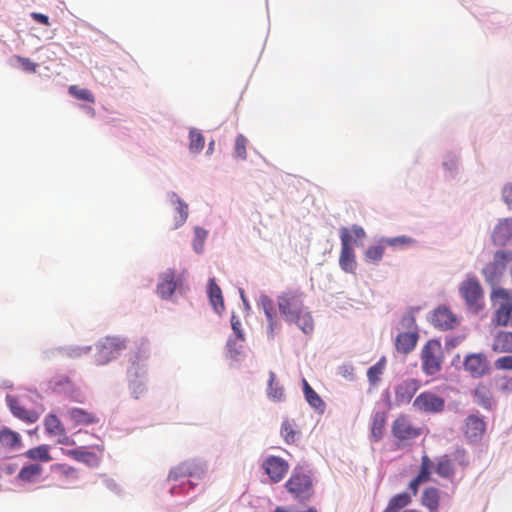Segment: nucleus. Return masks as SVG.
I'll return each instance as SVG.
<instances>
[{
    "label": "nucleus",
    "instance_id": "nucleus-14",
    "mask_svg": "<svg viewBox=\"0 0 512 512\" xmlns=\"http://www.w3.org/2000/svg\"><path fill=\"white\" fill-rule=\"evenodd\" d=\"M434 327L440 330H451L458 325V319L447 306H439L431 316Z\"/></svg>",
    "mask_w": 512,
    "mask_h": 512
},
{
    "label": "nucleus",
    "instance_id": "nucleus-36",
    "mask_svg": "<svg viewBox=\"0 0 512 512\" xmlns=\"http://www.w3.org/2000/svg\"><path fill=\"white\" fill-rule=\"evenodd\" d=\"M386 359L382 357L376 364L371 366L367 371V378L372 386H376L385 370Z\"/></svg>",
    "mask_w": 512,
    "mask_h": 512
},
{
    "label": "nucleus",
    "instance_id": "nucleus-53",
    "mask_svg": "<svg viewBox=\"0 0 512 512\" xmlns=\"http://www.w3.org/2000/svg\"><path fill=\"white\" fill-rule=\"evenodd\" d=\"M146 391L145 385L141 381H134L131 385V393L135 399H139Z\"/></svg>",
    "mask_w": 512,
    "mask_h": 512
},
{
    "label": "nucleus",
    "instance_id": "nucleus-2",
    "mask_svg": "<svg viewBox=\"0 0 512 512\" xmlns=\"http://www.w3.org/2000/svg\"><path fill=\"white\" fill-rule=\"evenodd\" d=\"M391 433L397 448L410 446L422 433V427L416 425L410 416L399 414L391 425Z\"/></svg>",
    "mask_w": 512,
    "mask_h": 512
},
{
    "label": "nucleus",
    "instance_id": "nucleus-38",
    "mask_svg": "<svg viewBox=\"0 0 512 512\" xmlns=\"http://www.w3.org/2000/svg\"><path fill=\"white\" fill-rule=\"evenodd\" d=\"M276 375L274 372H269V383L267 394L270 399L273 401H281L284 398V390L279 383L275 382Z\"/></svg>",
    "mask_w": 512,
    "mask_h": 512
},
{
    "label": "nucleus",
    "instance_id": "nucleus-61",
    "mask_svg": "<svg viewBox=\"0 0 512 512\" xmlns=\"http://www.w3.org/2000/svg\"><path fill=\"white\" fill-rule=\"evenodd\" d=\"M503 391H512V378H505L504 383L501 385Z\"/></svg>",
    "mask_w": 512,
    "mask_h": 512
},
{
    "label": "nucleus",
    "instance_id": "nucleus-62",
    "mask_svg": "<svg viewBox=\"0 0 512 512\" xmlns=\"http://www.w3.org/2000/svg\"><path fill=\"white\" fill-rule=\"evenodd\" d=\"M227 346H228L229 351H230L231 353H234V355H238V354H239V351L233 348V342H232L231 340H230V341H228Z\"/></svg>",
    "mask_w": 512,
    "mask_h": 512
},
{
    "label": "nucleus",
    "instance_id": "nucleus-15",
    "mask_svg": "<svg viewBox=\"0 0 512 512\" xmlns=\"http://www.w3.org/2000/svg\"><path fill=\"white\" fill-rule=\"evenodd\" d=\"M420 386V381L413 378L405 379L400 382L395 387L396 403L398 405L408 404L419 390Z\"/></svg>",
    "mask_w": 512,
    "mask_h": 512
},
{
    "label": "nucleus",
    "instance_id": "nucleus-25",
    "mask_svg": "<svg viewBox=\"0 0 512 512\" xmlns=\"http://www.w3.org/2000/svg\"><path fill=\"white\" fill-rule=\"evenodd\" d=\"M0 444L8 450H18L22 447V439L19 433L8 427H1Z\"/></svg>",
    "mask_w": 512,
    "mask_h": 512
},
{
    "label": "nucleus",
    "instance_id": "nucleus-52",
    "mask_svg": "<svg viewBox=\"0 0 512 512\" xmlns=\"http://www.w3.org/2000/svg\"><path fill=\"white\" fill-rule=\"evenodd\" d=\"M150 355V345L147 340H141V342L138 345L137 352H136V359L140 361L141 359L148 358Z\"/></svg>",
    "mask_w": 512,
    "mask_h": 512
},
{
    "label": "nucleus",
    "instance_id": "nucleus-56",
    "mask_svg": "<svg viewBox=\"0 0 512 512\" xmlns=\"http://www.w3.org/2000/svg\"><path fill=\"white\" fill-rule=\"evenodd\" d=\"M425 481L419 478L418 476H415L408 484L409 490L412 492L413 496H416L418 494L419 486L424 483Z\"/></svg>",
    "mask_w": 512,
    "mask_h": 512
},
{
    "label": "nucleus",
    "instance_id": "nucleus-5",
    "mask_svg": "<svg viewBox=\"0 0 512 512\" xmlns=\"http://www.w3.org/2000/svg\"><path fill=\"white\" fill-rule=\"evenodd\" d=\"M285 487L295 499L300 501L310 499L314 492L310 475L297 469H294Z\"/></svg>",
    "mask_w": 512,
    "mask_h": 512
},
{
    "label": "nucleus",
    "instance_id": "nucleus-48",
    "mask_svg": "<svg viewBox=\"0 0 512 512\" xmlns=\"http://www.w3.org/2000/svg\"><path fill=\"white\" fill-rule=\"evenodd\" d=\"M56 470L61 473L64 477L72 480H76L78 478V471L74 467L67 464H57Z\"/></svg>",
    "mask_w": 512,
    "mask_h": 512
},
{
    "label": "nucleus",
    "instance_id": "nucleus-60",
    "mask_svg": "<svg viewBox=\"0 0 512 512\" xmlns=\"http://www.w3.org/2000/svg\"><path fill=\"white\" fill-rule=\"evenodd\" d=\"M55 437H58L57 442L59 444H64V445L74 444V441H72L69 438V436H67L65 429L63 431H61L60 433H58Z\"/></svg>",
    "mask_w": 512,
    "mask_h": 512
},
{
    "label": "nucleus",
    "instance_id": "nucleus-12",
    "mask_svg": "<svg viewBox=\"0 0 512 512\" xmlns=\"http://www.w3.org/2000/svg\"><path fill=\"white\" fill-rule=\"evenodd\" d=\"M262 468L271 481L280 482L289 470V463L278 456H268L262 463Z\"/></svg>",
    "mask_w": 512,
    "mask_h": 512
},
{
    "label": "nucleus",
    "instance_id": "nucleus-54",
    "mask_svg": "<svg viewBox=\"0 0 512 512\" xmlns=\"http://www.w3.org/2000/svg\"><path fill=\"white\" fill-rule=\"evenodd\" d=\"M495 256L506 266L508 262L512 261V250L497 251Z\"/></svg>",
    "mask_w": 512,
    "mask_h": 512
},
{
    "label": "nucleus",
    "instance_id": "nucleus-33",
    "mask_svg": "<svg viewBox=\"0 0 512 512\" xmlns=\"http://www.w3.org/2000/svg\"><path fill=\"white\" fill-rule=\"evenodd\" d=\"M303 392L306 401L309 403L311 407L321 412L325 409V403L321 399V397L316 393V391L309 385L306 379H303Z\"/></svg>",
    "mask_w": 512,
    "mask_h": 512
},
{
    "label": "nucleus",
    "instance_id": "nucleus-51",
    "mask_svg": "<svg viewBox=\"0 0 512 512\" xmlns=\"http://www.w3.org/2000/svg\"><path fill=\"white\" fill-rule=\"evenodd\" d=\"M494 367L496 370H512V355L498 358L494 362Z\"/></svg>",
    "mask_w": 512,
    "mask_h": 512
},
{
    "label": "nucleus",
    "instance_id": "nucleus-13",
    "mask_svg": "<svg viewBox=\"0 0 512 512\" xmlns=\"http://www.w3.org/2000/svg\"><path fill=\"white\" fill-rule=\"evenodd\" d=\"M464 368L473 377L480 378L489 373V361L484 353L468 354L463 362Z\"/></svg>",
    "mask_w": 512,
    "mask_h": 512
},
{
    "label": "nucleus",
    "instance_id": "nucleus-30",
    "mask_svg": "<svg viewBox=\"0 0 512 512\" xmlns=\"http://www.w3.org/2000/svg\"><path fill=\"white\" fill-rule=\"evenodd\" d=\"M435 472L441 478L452 480L455 476V467L452 459L448 455L439 457L435 465Z\"/></svg>",
    "mask_w": 512,
    "mask_h": 512
},
{
    "label": "nucleus",
    "instance_id": "nucleus-45",
    "mask_svg": "<svg viewBox=\"0 0 512 512\" xmlns=\"http://www.w3.org/2000/svg\"><path fill=\"white\" fill-rule=\"evenodd\" d=\"M207 237V231L196 227L194 229V240H193V248L197 253H201L204 248V242Z\"/></svg>",
    "mask_w": 512,
    "mask_h": 512
},
{
    "label": "nucleus",
    "instance_id": "nucleus-18",
    "mask_svg": "<svg viewBox=\"0 0 512 512\" xmlns=\"http://www.w3.org/2000/svg\"><path fill=\"white\" fill-rule=\"evenodd\" d=\"M492 239L495 245L504 246L512 240V219H503L494 228Z\"/></svg>",
    "mask_w": 512,
    "mask_h": 512
},
{
    "label": "nucleus",
    "instance_id": "nucleus-23",
    "mask_svg": "<svg viewBox=\"0 0 512 512\" xmlns=\"http://www.w3.org/2000/svg\"><path fill=\"white\" fill-rule=\"evenodd\" d=\"M176 288L175 272L168 270L162 274L157 285V292L163 299H168L172 296Z\"/></svg>",
    "mask_w": 512,
    "mask_h": 512
},
{
    "label": "nucleus",
    "instance_id": "nucleus-20",
    "mask_svg": "<svg viewBox=\"0 0 512 512\" xmlns=\"http://www.w3.org/2000/svg\"><path fill=\"white\" fill-rule=\"evenodd\" d=\"M259 305L263 309L268 321V334L273 337L275 328L277 327L276 311L273 300L265 294L260 295Z\"/></svg>",
    "mask_w": 512,
    "mask_h": 512
},
{
    "label": "nucleus",
    "instance_id": "nucleus-16",
    "mask_svg": "<svg viewBox=\"0 0 512 512\" xmlns=\"http://www.w3.org/2000/svg\"><path fill=\"white\" fill-rule=\"evenodd\" d=\"M99 453H95L93 451H86L82 448L69 450L67 455L71 456L76 461L85 463L90 467H97L101 462V457L103 453V447L97 446Z\"/></svg>",
    "mask_w": 512,
    "mask_h": 512
},
{
    "label": "nucleus",
    "instance_id": "nucleus-31",
    "mask_svg": "<svg viewBox=\"0 0 512 512\" xmlns=\"http://www.w3.org/2000/svg\"><path fill=\"white\" fill-rule=\"evenodd\" d=\"M70 420L76 425H90L98 422L97 417L84 409L73 408L68 411Z\"/></svg>",
    "mask_w": 512,
    "mask_h": 512
},
{
    "label": "nucleus",
    "instance_id": "nucleus-3",
    "mask_svg": "<svg viewBox=\"0 0 512 512\" xmlns=\"http://www.w3.org/2000/svg\"><path fill=\"white\" fill-rule=\"evenodd\" d=\"M494 313L493 323L498 326H508L512 321V294L503 288H495L491 294Z\"/></svg>",
    "mask_w": 512,
    "mask_h": 512
},
{
    "label": "nucleus",
    "instance_id": "nucleus-27",
    "mask_svg": "<svg viewBox=\"0 0 512 512\" xmlns=\"http://www.w3.org/2000/svg\"><path fill=\"white\" fill-rule=\"evenodd\" d=\"M387 418L388 415L385 411H376L373 414L371 423V437L375 442H378L383 438Z\"/></svg>",
    "mask_w": 512,
    "mask_h": 512
},
{
    "label": "nucleus",
    "instance_id": "nucleus-59",
    "mask_svg": "<svg viewBox=\"0 0 512 512\" xmlns=\"http://www.w3.org/2000/svg\"><path fill=\"white\" fill-rule=\"evenodd\" d=\"M31 17L33 20H35L38 23H41L45 26H50L49 18L47 15H44L42 13L33 12L31 13Z\"/></svg>",
    "mask_w": 512,
    "mask_h": 512
},
{
    "label": "nucleus",
    "instance_id": "nucleus-9",
    "mask_svg": "<svg viewBox=\"0 0 512 512\" xmlns=\"http://www.w3.org/2000/svg\"><path fill=\"white\" fill-rule=\"evenodd\" d=\"M205 474L206 469L202 463L195 460H189L174 467L170 471L168 478L173 481H177L185 477L201 480L204 478Z\"/></svg>",
    "mask_w": 512,
    "mask_h": 512
},
{
    "label": "nucleus",
    "instance_id": "nucleus-29",
    "mask_svg": "<svg viewBox=\"0 0 512 512\" xmlns=\"http://www.w3.org/2000/svg\"><path fill=\"white\" fill-rule=\"evenodd\" d=\"M474 397L478 405L485 409H491L493 406V394L490 387L485 383H479L474 389Z\"/></svg>",
    "mask_w": 512,
    "mask_h": 512
},
{
    "label": "nucleus",
    "instance_id": "nucleus-39",
    "mask_svg": "<svg viewBox=\"0 0 512 512\" xmlns=\"http://www.w3.org/2000/svg\"><path fill=\"white\" fill-rule=\"evenodd\" d=\"M44 427L49 436H56L65 429L59 418L54 414H48L45 417Z\"/></svg>",
    "mask_w": 512,
    "mask_h": 512
},
{
    "label": "nucleus",
    "instance_id": "nucleus-49",
    "mask_svg": "<svg viewBox=\"0 0 512 512\" xmlns=\"http://www.w3.org/2000/svg\"><path fill=\"white\" fill-rule=\"evenodd\" d=\"M14 58L18 61L23 70L30 73L36 72L38 64L33 62L31 59L22 56H15Z\"/></svg>",
    "mask_w": 512,
    "mask_h": 512
},
{
    "label": "nucleus",
    "instance_id": "nucleus-24",
    "mask_svg": "<svg viewBox=\"0 0 512 512\" xmlns=\"http://www.w3.org/2000/svg\"><path fill=\"white\" fill-rule=\"evenodd\" d=\"M300 434V428L294 420L288 418L283 420L280 428V435L286 444H295L299 439Z\"/></svg>",
    "mask_w": 512,
    "mask_h": 512
},
{
    "label": "nucleus",
    "instance_id": "nucleus-44",
    "mask_svg": "<svg viewBox=\"0 0 512 512\" xmlns=\"http://www.w3.org/2000/svg\"><path fill=\"white\" fill-rule=\"evenodd\" d=\"M190 137V150L193 152H199L204 148L205 140L203 135L195 129H191L189 133Z\"/></svg>",
    "mask_w": 512,
    "mask_h": 512
},
{
    "label": "nucleus",
    "instance_id": "nucleus-17",
    "mask_svg": "<svg viewBox=\"0 0 512 512\" xmlns=\"http://www.w3.org/2000/svg\"><path fill=\"white\" fill-rule=\"evenodd\" d=\"M6 401L12 414L15 417L27 423H34L39 419L38 412L34 410H26L24 407L20 405L19 401L15 397L7 396Z\"/></svg>",
    "mask_w": 512,
    "mask_h": 512
},
{
    "label": "nucleus",
    "instance_id": "nucleus-26",
    "mask_svg": "<svg viewBox=\"0 0 512 512\" xmlns=\"http://www.w3.org/2000/svg\"><path fill=\"white\" fill-rule=\"evenodd\" d=\"M421 504L428 508L430 512H438L440 506V490L430 486L423 490Z\"/></svg>",
    "mask_w": 512,
    "mask_h": 512
},
{
    "label": "nucleus",
    "instance_id": "nucleus-34",
    "mask_svg": "<svg viewBox=\"0 0 512 512\" xmlns=\"http://www.w3.org/2000/svg\"><path fill=\"white\" fill-rule=\"evenodd\" d=\"M208 294L210 302L214 307V310L217 313H220L224 309V301L222 291L220 287L216 284L214 279L209 280Z\"/></svg>",
    "mask_w": 512,
    "mask_h": 512
},
{
    "label": "nucleus",
    "instance_id": "nucleus-37",
    "mask_svg": "<svg viewBox=\"0 0 512 512\" xmlns=\"http://www.w3.org/2000/svg\"><path fill=\"white\" fill-rule=\"evenodd\" d=\"M43 469L39 464H29L21 468L18 478L25 482H31L41 475Z\"/></svg>",
    "mask_w": 512,
    "mask_h": 512
},
{
    "label": "nucleus",
    "instance_id": "nucleus-28",
    "mask_svg": "<svg viewBox=\"0 0 512 512\" xmlns=\"http://www.w3.org/2000/svg\"><path fill=\"white\" fill-rule=\"evenodd\" d=\"M169 199L172 205L175 206L177 216H175L173 228L182 226L188 218V205L184 203L176 193H171Z\"/></svg>",
    "mask_w": 512,
    "mask_h": 512
},
{
    "label": "nucleus",
    "instance_id": "nucleus-8",
    "mask_svg": "<svg viewBox=\"0 0 512 512\" xmlns=\"http://www.w3.org/2000/svg\"><path fill=\"white\" fill-rule=\"evenodd\" d=\"M459 292L469 308L475 311L482 308L483 290L475 277L464 280L459 287Z\"/></svg>",
    "mask_w": 512,
    "mask_h": 512
},
{
    "label": "nucleus",
    "instance_id": "nucleus-21",
    "mask_svg": "<svg viewBox=\"0 0 512 512\" xmlns=\"http://www.w3.org/2000/svg\"><path fill=\"white\" fill-rule=\"evenodd\" d=\"M491 349L495 353L512 354V332L511 331H500L493 337Z\"/></svg>",
    "mask_w": 512,
    "mask_h": 512
},
{
    "label": "nucleus",
    "instance_id": "nucleus-63",
    "mask_svg": "<svg viewBox=\"0 0 512 512\" xmlns=\"http://www.w3.org/2000/svg\"><path fill=\"white\" fill-rule=\"evenodd\" d=\"M404 512H421V511L417 510V509H407Z\"/></svg>",
    "mask_w": 512,
    "mask_h": 512
},
{
    "label": "nucleus",
    "instance_id": "nucleus-40",
    "mask_svg": "<svg viewBox=\"0 0 512 512\" xmlns=\"http://www.w3.org/2000/svg\"><path fill=\"white\" fill-rule=\"evenodd\" d=\"M385 247L382 244L370 246L365 251L364 259L368 263L377 264L383 258Z\"/></svg>",
    "mask_w": 512,
    "mask_h": 512
},
{
    "label": "nucleus",
    "instance_id": "nucleus-11",
    "mask_svg": "<svg viewBox=\"0 0 512 512\" xmlns=\"http://www.w3.org/2000/svg\"><path fill=\"white\" fill-rule=\"evenodd\" d=\"M486 432V423L482 417L476 414H470L464 421L463 433L465 438L471 443L479 442Z\"/></svg>",
    "mask_w": 512,
    "mask_h": 512
},
{
    "label": "nucleus",
    "instance_id": "nucleus-58",
    "mask_svg": "<svg viewBox=\"0 0 512 512\" xmlns=\"http://www.w3.org/2000/svg\"><path fill=\"white\" fill-rule=\"evenodd\" d=\"M231 324H232V329H233L237 339L240 341H244V335L240 328L241 327L240 321L238 319H236L235 317H233Z\"/></svg>",
    "mask_w": 512,
    "mask_h": 512
},
{
    "label": "nucleus",
    "instance_id": "nucleus-4",
    "mask_svg": "<svg viewBox=\"0 0 512 512\" xmlns=\"http://www.w3.org/2000/svg\"><path fill=\"white\" fill-rule=\"evenodd\" d=\"M444 360L441 342L431 339L421 350V366L425 374L433 376L440 372Z\"/></svg>",
    "mask_w": 512,
    "mask_h": 512
},
{
    "label": "nucleus",
    "instance_id": "nucleus-41",
    "mask_svg": "<svg viewBox=\"0 0 512 512\" xmlns=\"http://www.w3.org/2000/svg\"><path fill=\"white\" fill-rule=\"evenodd\" d=\"M433 467H434V463L430 459V457L427 454L422 455L420 469L416 476H418L425 482L429 481L431 478Z\"/></svg>",
    "mask_w": 512,
    "mask_h": 512
},
{
    "label": "nucleus",
    "instance_id": "nucleus-46",
    "mask_svg": "<svg viewBox=\"0 0 512 512\" xmlns=\"http://www.w3.org/2000/svg\"><path fill=\"white\" fill-rule=\"evenodd\" d=\"M382 242H385L387 245L391 247H405L413 244L415 241L411 237L408 236H398L393 238L383 239Z\"/></svg>",
    "mask_w": 512,
    "mask_h": 512
},
{
    "label": "nucleus",
    "instance_id": "nucleus-10",
    "mask_svg": "<svg viewBox=\"0 0 512 512\" xmlns=\"http://www.w3.org/2000/svg\"><path fill=\"white\" fill-rule=\"evenodd\" d=\"M413 406L422 412L439 413L444 410L445 400L432 392L426 391L415 398Z\"/></svg>",
    "mask_w": 512,
    "mask_h": 512
},
{
    "label": "nucleus",
    "instance_id": "nucleus-1",
    "mask_svg": "<svg viewBox=\"0 0 512 512\" xmlns=\"http://www.w3.org/2000/svg\"><path fill=\"white\" fill-rule=\"evenodd\" d=\"M277 304L286 321L295 323L305 334L313 331V318L304 305V293L300 289L282 292L277 297Z\"/></svg>",
    "mask_w": 512,
    "mask_h": 512
},
{
    "label": "nucleus",
    "instance_id": "nucleus-64",
    "mask_svg": "<svg viewBox=\"0 0 512 512\" xmlns=\"http://www.w3.org/2000/svg\"><path fill=\"white\" fill-rule=\"evenodd\" d=\"M187 484L189 485V489H191L194 486V483L190 480L187 481Z\"/></svg>",
    "mask_w": 512,
    "mask_h": 512
},
{
    "label": "nucleus",
    "instance_id": "nucleus-43",
    "mask_svg": "<svg viewBox=\"0 0 512 512\" xmlns=\"http://www.w3.org/2000/svg\"><path fill=\"white\" fill-rule=\"evenodd\" d=\"M247 144L248 139L244 135L239 134L236 137L234 145V155L236 158L240 160H245L247 158Z\"/></svg>",
    "mask_w": 512,
    "mask_h": 512
},
{
    "label": "nucleus",
    "instance_id": "nucleus-22",
    "mask_svg": "<svg viewBox=\"0 0 512 512\" xmlns=\"http://www.w3.org/2000/svg\"><path fill=\"white\" fill-rule=\"evenodd\" d=\"M418 338L416 331L400 333L395 340L396 350L402 354L410 353L416 347Z\"/></svg>",
    "mask_w": 512,
    "mask_h": 512
},
{
    "label": "nucleus",
    "instance_id": "nucleus-55",
    "mask_svg": "<svg viewBox=\"0 0 512 512\" xmlns=\"http://www.w3.org/2000/svg\"><path fill=\"white\" fill-rule=\"evenodd\" d=\"M502 197L504 202L512 209V185H506L502 190Z\"/></svg>",
    "mask_w": 512,
    "mask_h": 512
},
{
    "label": "nucleus",
    "instance_id": "nucleus-32",
    "mask_svg": "<svg viewBox=\"0 0 512 512\" xmlns=\"http://www.w3.org/2000/svg\"><path fill=\"white\" fill-rule=\"evenodd\" d=\"M412 502V495L401 492L392 496L384 509V512H399Z\"/></svg>",
    "mask_w": 512,
    "mask_h": 512
},
{
    "label": "nucleus",
    "instance_id": "nucleus-35",
    "mask_svg": "<svg viewBox=\"0 0 512 512\" xmlns=\"http://www.w3.org/2000/svg\"><path fill=\"white\" fill-rule=\"evenodd\" d=\"M30 460H38L41 462H49L52 460L50 448L48 445H40L27 450L24 454Z\"/></svg>",
    "mask_w": 512,
    "mask_h": 512
},
{
    "label": "nucleus",
    "instance_id": "nucleus-50",
    "mask_svg": "<svg viewBox=\"0 0 512 512\" xmlns=\"http://www.w3.org/2000/svg\"><path fill=\"white\" fill-rule=\"evenodd\" d=\"M90 350H91V347H75V348L64 349L61 351V353L64 356H67L69 358H76V357H80L84 354H87Z\"/></svg>",
    "mask_w": 512,
    "mask_h": 512
},
{
    "label": "nucleus",
    "instance_id": "nucleus-19",
    "mask_svg": "<svg viewBox=\"0 0 512 512\" xmlns=\"http://www.w3.org/2000/svg\"><path fill=\"white\" fill-rule=\"evenodd\" d=\"M505 269L506 266L499 259H496V256L494 255L493 261L483 268L482 273L485 281L490 285L495 286L499 283Z\"/></svg>",
    "mask_w": 512,
    "mask_h": 512
},
{
    "label": "nucleus",
    "instance_id": "nucleus-47",
    "mask_svg": "<svg viewBox=\"0 0 512 512\" xmlns=\"http://www.w3.org/2000/svg\"><path fill=\"white\" fill-rule=\"evenodd\" d=\"M452 461L453 463L456 462L462 468H466L470 464L468 454L464 449H456L453 452Z\"/></svg>",
    "mask_w": 512,
    "mask_h": 512
},
{
    "label": "nucleus",
    "instance_id": "nucleus-6",
    "mask_svg": "<svg viewBox=\"0 0 512 512\" xmlns=\"http://www.w3.org/2000/svg\"><path fill=\"white\" fill-rule=\"evenodd\" d=\"M127 348L126 341L119 337H106L96 345L95 363L104 365Z\"/></svg>",
    "mask_w": 512,
    "mask_h": 512
},
{
    "label": "nucleus",
    "instance_id": "nucleus-7",
    "mask_svg": "<svg viewBox=\"0 0 512 512\" xmlns=\"http://www.w3.org/2000/svg\"><path fill=\"white\" fill-rule=\"evenodd\" d=\"M341 251L339 257V266L346 273H354L357 267L355 252L353 249V238L349 229L342 227L340 229Z\"/></svg>",
    "mask_w": 512,
    "mask_h": 512
},
{
    "label": "nucleus",
    "instance_id": "nucleus-57",
    "mask_svg": "<svg viewBox=\"0 0 512 512\" xmlns=\"http://www.w3.org/2000/svg\"><path fill=\"white\" fill-rule=\"evenodd\" d=\"M352 238H353V242L356 240V239H362L366 236V233L364 231V229L358 225H353L351 227V230H349Z\"/></svg>",
    "mask_w": 512,
    "mask_h": 512
},
{
    "label": "nucleus",
    "instance_id": "nucleus-42",
    "mask_svg": "<svg viewBox=\"0 0 512 512\" xmlns=\"http://www.w3.org/2000/svg\"><path fill=\"white\" fill-rule=\"evenodd\" d=\"M69 93L79 100L87 101L90 103L95 102V97L93 93L86 88H80L77 85H71L69 87Z\"/></svg>",
    "mask_w": 512,
    "mask_h": 512
}]
</instances>
